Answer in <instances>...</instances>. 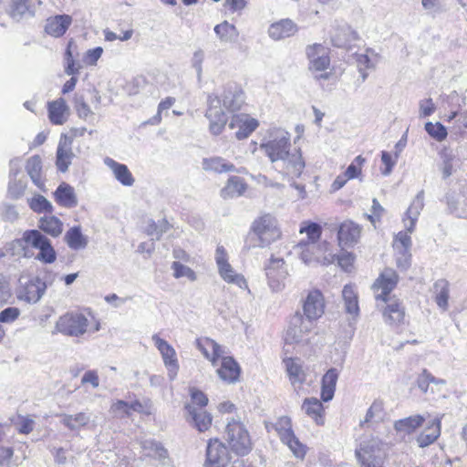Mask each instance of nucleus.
<instances>
[{
    "label": "nucleus",
    "mask_w": 467,
    "mask_h": 467,
    "mask_svg": "<svg viewBox=\"0 0 467 467\" xmlns=\"http://www.w3.org/2000/svg\"><path fill=\"white\" fill-rule=\"evenodd\" d=\"M244 98L243 91L234 83L226 85L223 100L217 95L212 94L208 96L205 117L209 120V130L213 135L220 134L227 122L226 115L222 108L229 111H236L241 109L244 104Z\"/></svg>",
    "instance_id": "1"
},
{
    "label": "nucleus",
    "mask_w": 467,
    "mask_h": 467,
    "mask_svg": "<svg viewBox=\"0 0 467 467\" xmlns=\"http://www.w3.org/2000/svg\"><path fill=\"white\" fill-rule=\"evenodd\" d=\"M398 280L397 273L391 268H386L372 286L376 300H381L386 304L382 314L384 321L390 326H399L405 319V310L400 300L395 296H389V293L397 285Z\"/></svg>",
    "instance_id": "2"
},
{
    "label": "nucleus",
    "mask_w": 467,
    "mask_h": 467,
    "mask_svg": "<svg viewBox=\"0 0 467 467\" xmlns=\"http://www.w3.org/2000/svg\"><path fill=\"white\" fill-rule=\"evenodd\" d=\"M25 244L39 250L36 258L46 264H52L57 259V254L48 238L38 230H27L21 239H16L7 244V250L14 255L27 257Z\"/></svg>",
    "instance_id": "3"
},
{
    "label": "nucleus",
    "mask_w": 467,
    "mask_h": 467,
    "mask_svg": "<svg viewBox=\"0 0 467 467\" xmlns=\"http://www.w3.org/2000/svg\"><path fill=\"white\" fill-rule=\"evenodd\" d=\"M299 232L300 234H306L307 236V241L301 240L296 247V253L305 264L331 262L325 255L328 244L318 242L321 236L320 225L316 223H309L301 226Z\"/></svg>",
    "instance_id": "4"
},
{
    "label": "nucleus",
    "mask_w": 467,
    "mask_h": 467,
    "mask_svg": "<svg viewBox=\"0 0 467 467\" xmlns=\"http://www.w3.org/2000/svg\"><path fill=\"white\" fill-rule=\"evenodd\" d=\"M281 231L277 220L270 213L255 219L251 226L250 241L252 247L265 248L279 239Z\"/></svg>",
    "instance_id": "5"
},
{
    "label": "nucleus",
    "mask_w": 467,
    "mask_h": 467,
    "mask_svg": "<svg viewBox=\"0 0 467 467\" xmlns=\"http://www.w3.org/2000/svg\"><path fill=\"white\" fill-rule=\"evenodd\" d=\"M225 439L231 450L239 456H245L252 451L250 435L244 425L234 418L228 420Z\"/></svg>",
    "instance_id": "6"
},
{
    "label": "nucleus",
    "mask_w": 467,
    "mask_h": 467,
    "mask_svg": "<svg viewBox=\"0 0 467 467\" xmlns=\"http://www.w3.org/2000/svg\"><path fill=\"white\" fill-rule=\"evenodd\" d=\"M266 429L268 431L272 430L276 431L282 442L288 446L293 454L298 459H304L306 447L296 437L289 417L282 416L278 418L275 422L266 424Z\"/></svg>",
    "instance_id": "7"
},
{
    "label": "nucleus",
    "mask_w": 467,
    "mask_h": 467,
    "mask_svg": "<svg viewBox=\"0 0 467 467\" xmlns=\"http://www.w3.org/2000/svg\"><path fill=\"white\" fill-rule=\"evenodd\" d=\"M46 284L39 277L20 275L16 289V295L19 301L27 304H36L44 296Z\"/></svg>",
    "instance_id": "8"
},
{
    "label": "nucleus",
    "mask_w": 467,
    "mask_h": 467,
    "mask_svg": "<svg viewBox=\"0 0 467 467\" xmlns=\"http://www.w3.org/2000/svg\"><path fill=\"white\" fill-rule=\"evenodd\" d=\"M261 149L273 164L276 163L290 150L289 133L281 129L273 130L269 139L261 144Z\"/></svg>",
    "instance_id": "9"
},
{
    "label": "nucleus",
    "mask_w": 467,
    "mask_h": 467,
    "mask_svg": "<svg viewBox=\"0 0 467 467\" xmlns=\"http://www.w3.org/2000/svg\"><path fill=\"white\" fill-rule=\"evenodd\" d=\"M315 324L304 317L300 312H296L290 318L285 331V341L286 344H307L308 336L314 329Z\"/></svg>",
    "instance_id": "10"
},
{
    "label": "nucleus",
    "mask_w": 467,
    "mask_h": 467,
    "mask_svg": "<svg viewBox=\"0 0 467 467\" xmlns=\"http://www.w3.org/2000/svg\"><path fill=\"white\" fill-rule=\"evenodd\" d=\"M306 56L309 60V70L317 79H327L329 73L327 69L330 65L328 50L321 44H313L306 47Z\"/></svg>",
    "instance_id": "11"
},
{
    "label": "nucleus",
    "mask_w": 467,
    "mask_h": 467,
    "mask_svg": "<svg viewBox=\"0 0 467 467\" xmlns=\"http://www.w3.org/2000/svg\"><path fill=\"white\" fill-rule=\"evenodd\" d=\"M267 283L274 292L282 291L285 286V280L289 275L287 264L283 258L271 256L265 265Z\"/></svg>",
    "instance_id": "12"
},
{
    "label": "nucleus",
    "mask_w": 467,
    "mask_h": 467,
    "mask_svg": "<svg viewBox=\"0 0 467 467\" xmlns=\"http://www.w3.org/2000/svg\"><path fill=\"white\" fill-rule=\"evenodd\" d=\"M305 166L306 163L299 149L289 150L284 157L274 164V168L278 172L291 180L299 178L303 173Z\"/></svg>",
    "instance_id": "13"
},
{
    "label": "nucleus",
    "mask_w": 467,
    "mask_h": 467,
    "mask_svg": "<svg viewBox=\"0 0 467 467\" xmlns=\"http://www.w3.org/2000/svg\"><path fill=\"white\" fill-rule=\"evenodd\" d=\"M88 327V318L83 314L75 312L63 315L56 324L58 332L70 337L82 336L86 333Z\"/></svg>",
    "instance_id": "14"
},
{
    "label": "nucleus",
    "mask_w": 467,
    "mask_h": 467,
    "mask_svg": "<svg viewBox=\"0 0 467 467\" xmlns=\"http://www.w3.org/2000/svg\"><path fill=\"white\" fill-rule=\"evenodd\" d=\"M215 262L221 278L228 284H234L240 288H247L244 275L237 274L228 262V254L223 246H218L215 252Z\"/></svg>",
    "instance_id": "15"
},
{
    "label": "nucleus",
    "mask_w": 467,
    "mask_h": 467,
    "mask_svg": "<svg viewBox=\"0 0 467 467\" xmlns=\"http://www.w3.org/2000/svg\"><path fill=\"white\" fill-rule=\"evenodd\" d=\"M325 306L323 294L317 289L311 290L302 301V315L315 324L325 313Z\"/></svg>",
    "instance_id": "16"
},
{
    "label": "nucleus",
    "mask_w": 467,
    "mask_h": 467,
    "mask_svg": "<svg viewBox=\"0 0 467 467\" xmlns=\"http://www.w3.org/2000/svg\"><path fill=\"white\" fill-rule=\"evenodd\" d=\"M356 457L361 467H381L382 461L379 441L370 440L363 441L356 450Z\"/></svg>",
    "instance_id": "17"
},
{
    "label": "nucleus",
    "mask_w": 467,
    "mask_h": 467,
    "mask_svg": "<svg viewBox=\"0 0 467 467\" xmlns=\"http://www.w3.org/2000/svg\"><path fill=\"white\" fill-rule=\"evenodd\" d=\"M231 457L228 448L218 439L209 441L206 449L205 467H226Z\"/></svg>",
    "instance_id": "18"
},
{
    "label": "nucleus",
    "mask_w": 467,
    "mask_h": 467,
    "mask_svg": "<svg viewBox=\"0 0 467 467\" xmlns=\"http://www.w3.org/2000/svg\"><path fill=\"white\" fill-rule=\"evenodd\" d=\"M155 347L160 351L164 365L168 368V375L173 380L177 375L179 365L176 358L175 349L166 340L161 338L157 334L151 337Z\"/></svg>",
    "instance_id": "19"
},
{
    "label": "nucleus",
    "mask_w": 467,
    "mask_h": 467,
    "mask_svg": "<svg viewBox=\"0 0 467 467\" xmlns=\"http://www.w3.org/2000/svg\"><path fill=\"white\" fill-rule=\"evenodd\" d=\"M73 139L66 134H62L57 149L56 157V165L59 171L66 172L75 156L72 150Z\"/></svg>",
    "instance_id": "20"
},
{
    "label": "nucleus",
    "mask_w": 467,
    "mask_h": 467,
    "mask_svg": "<svg viewBox=\"0 0 467 467\" xmlns=\"http://www.w3.org/2000/svg\"><path fill=\"white\" fill-rule=\"evenodd\" d=\"M257 127V119L246 114L234 115L229 123L230 129H238V130L235 132V137L238 140L246 139Z\"/></svg>",
    "instance_id": "21"
},
{
    "label": "nucleus",
    "mask_w": 467,
    "mask_h": 467,
    "mask_svg": "<svg viewBox=\"0 0 467 467\" xmlns=\"http://www.w3.org/2000/svg\"><path fill=\"white\" fill-rule=\"evenodd\" d=\"M186 419L199 431H207L212 425V416L202 409L195 408L193 404H186Z\"/></svg>",
    "instance_id": "22"
},
{
    "label": "nucleus",
    "mask_w": 467,
    "mask_h": 467,
    "mask_svg": "<svg viewBox=\"0 0 467 467\" xmlns=\"http://www.w3.org/2000/svg\"><path fill=\"white\" fill-rule=\"evenodd\" d=\"M361 227L352 221L343 222L338 229L337 238L340 245L352 246L358 243Z\"/></svg>",
    "instance_id": "23"
},
{
    "label": "nucleus",
    "mask_w": 467,
    "mask_h": 467,
    "mask_svg": "<svg viewBox=\"0 0 467 467\" xmlns=\"http://www.w3.org/2000/svg\"><path fill=\"white\" fill-rule=\"evenodd\" d=\"M196 347L214 367L224 353L223 347L209 337L197 339Z\"/></svg>",
    "instance_id": "24"
},
{
    "label": "nucleus",
    "mask_w": 467,
    "mask_h": 467,
    "mask_svg": "<svg viewBox=\"0 0 467 467\" xmlns=\"http://www.w3.org/2000/svg\"><path fill=\"white\" fill-rule=\"evenodd\" d=\"M442 417L443 415L437 416L430 420L424 431L417 437V442L420 448L432 444L440 437Z\"/></svg>",
    "instance_id": "25"
},
{
    "label": "nucleus",
    "mask_w": 467,
    "mask_h": 467,
    "mask_svg": "<svg viewBox=\"0 0 467 467\" xmlns=\"http://www.w3.org/2000/svg\"><path fill=\"white\" fill-rule=\"evenodd\" d=\"M72 24V17L68 15H57L47 19L45 31L49 36L59 37L63 36Z\"/></svg>",
    "instance_id": "26"
},
{
    "label": "nucleus",
    "mask_w": 467,
    "mask_h": 467,
    "mask_svg": "<svg viewBox=\"0 0 467 467\" xmlns=\"http://www.w3.org/2000/svg\"><path fill=\"white\" fill-rule=\"evenodd\" d=\"M241 368L232 357H223L217 374L219 378L227 383H234L238 380Z\"/></svg>",
    "instance_id": "27"
},
{
    "label": "nucleus",
    "mask_w": 467,
    "mask_h": 467,
    "mask_svg": "<svg viewBox=\"0 0 467 467\" xmlns=\"http://www.w3.org/2000/svg\"><path fill=\"white\" fill-rule=\"evenodd\" d=\"M104 164L113 172L115 179L124 186H132L134 178L127 165L119 163L115 160L106 157Z\"/></svg>",
    "instance_id": "28"
},
{
    "label": "nucleus",
    "mask_w": 467,
    "mask_h": 467,
    "mask_svg": "<svg viewBox=\"0 0 467 467\" xmlns=\"http://www.w3.org/2000/svg\"><path fill=\"white\" fill-rule=\"evenodd\" d=\"M297 32V26L291 19H281L273 23L268 29L269 36L274 40H280L294 36Z\"/></svg>",
    "instance_id": "29"
},
{
    "label": "nucleus",
    "mask_w": 467,
    "mask_h": 467,
    "mask_svg": "<svg viewBox=\"0 0 467 467\" xmlns=\"http://www.w3.org/2000/svg\"><path fill=\"white\" fill-rule=\"evenodd\" d=\"M53 195L57 203L62 207L70 209L78 205L75 190L67 182H61Z\"/></svg>",
    "instance_id": "30"
},
{
    "label": "nucleus",
    "mask_w": 467,
    "mask_h": 467,
    "mask_svg": "<svg viewBox=\"0 0 467 467\" xmlns=\"http://www.w3.org/2000/svg\"><path fill=\"white\" fill-rule=\"evenodd\" d=\"M423 206V191H420L410 203L403 218L404 225L408 232L412 233L414 231L416 222Z\"/></svg>",
    "instance_id": "31"
},
{
    "label": "nucleus",
    "mask_w": 467,
    "mask_h": 467,
    "mask_svg": "<svg viewBox=\"0 0 467 467\" xmlns=\"http://www.w3.org/2000/svg\"><path fill=\"white\" fill-rule=\"evenodd\" d=\"M338 371L337 368H329L322 378L321 399L327 402L334 397L337 382L338 379Z\"/></svg>",
    "instance_id": "32"
},
{
    "label": "nucleus",
    "mask_w": 467,
    "mask_h": 467,
    "mask_svg": "<svg viewBox=\"0 0 467 467\" xmlns=\"http://www.w3.org/2000/svg\"><path fill=\"white\" fill-rule=\"evenodd\" d=\"M26 170L32 182L45 192V181L42 178V161L38 155L30 157L26 161Z\"/></svg>",
    "instance_id": "33"
},
{
    "label": "nucleus",
    "mask_w": 467,
    "mask_h": 467,
    "mask_svg": "<svg viewBox=\"0 0 467 467\" xmlns=\"http://www.w3.org/2000/svg\"><path fill=\"white\" fill-rule=\"evenodd\" d=\"M425 420V417L420 414L406 417L396 420L394 422V429L400 434H410L420 428Z\"/></svg>",
    "instance_id": "34"
},
{
    "label": "nucleus",
    "mask_w": 467,
    "mask_h": 467,
    "mask_svg": "<svg viewBox=\"0 0 467 467\" xmlns=\"http://www.w3.org/2000/svg\"><path fill=\"white\" fill-rule=\"evenodd\" d=\"M48 118L55 125H62L67 118L68 108L65 99H58L48 103Z\"/></svg>",
    "instance_id": "35"
},
{
    "label": "nucleus",
    "mask_w": 467,
    "mask_h": 467,
    "mask_svg": "<svg viewBox=\"0 0 467 467\" xmlns=\"http://www.w3.org/2000/svg\"><path fill=\"white\" fill-rule=\"evenodd\" d=\"M342 298L346 312L353 317H358L359 314V306L356 286L350 284L346 285L342 290Z\"/></svg>",
    "instance_id": "36"
},
{
    "label": "nucleus",
    "mask_w": 467,
    "mask_h": 467,
    "mask_svg": "<svg viewBox=\"0 0 467 467\" xmlns=\"http://www.w3.org/2000/svg\"><path fill=\"white\" fill-rule=\"evenodd\" d=\"M202 167L206 171L217 173L238 171L234 164L218 156L204 158L202 161Z\"/></svg>",
    "instance_id": "37"
},
{
    "label": "nucleus",
    "mask_w": 467,
    "mask_h": 467,
    "mask_svg": "<svg viewBox=\"0 0 467 467\" xmlns=\"http://www.w3.org/2000/svg\"><path fill=\"white\" fill-rule=\"evenodd\" d=\"M302 410L306 415L311 417L317 424L322 425L324 423V407L322 402L317 398H306L303 402Z\"/></svg>",
    "instance_id": "38"
},
{
    "label": "nucleus",
    "mask_w": 467,
    "mask_h": 467,
    "mask_svg": "<svg viewBox=\"0 0 467 467\" xmlns=\"http://www.w3.org/2000/svg\"><path fill=\"white\" fill-rule=\"evenodd\" d=\"M65 241L68 247L72 250H81L88 245V237L85 236L80 226L71 227L65 234Z\"/></svg>",
    "instance_id": "39"
},
{
    "label": "nucleus",
    "mask_w": 467,
    "mask_h": 467,
    "mask_svg": "<svg viewBox=\"0 0 467 467\" xmlns=\"http://www.w3.org/2000/svg\"><path fill=\"white\" fill-rule=\"evenodd\" d=\"M355 59L359 73L361 74L362 81L368 78L366 69L374 68L378 59L377 55L369 50H366L365 53H356Z\"/></svg>",
    "instance_id": "40"
},
{
    "label": "nucleus",
    "mask_w": 467,
    "mask_h": 467,
    "mask_svg": "<svg viewBox=\"0 0 467 467\" xmlns=\"http://www.w3.org/2000/svg\"><path fill=\"white\" fill-rule=\"evenodd\" d=\"M214 33L222 43H234L237 40L239 32L235 26L223 21L214 26Z\"/></svg>",
    "instance_id": "41"
},
{
    "label": "nucleus",
    "mask_w": 467,
    "mask_h": 467,
    "mask_svg": "<svg viewBox=\"0 0 467 467\" xmlns=\"http://www.w3.org/2000/svg\"><path fill=\"white\" fill-rule=\"evenodd\" d=\"M246 190V183L244 179L238 176H232L224 188L222 189L221 194L223 198H232L242 195Z\"/></svg>",
    "instance_id": "42"
},
{
    "label": "nucleus",
    "mask_w": 467,
    "mask_h": 467,
    "mask_svg": "<svg viewBox=\"0 0 467 467\" xmlns=\"http://www.w3.org/2000/svg\"><path fill=\"white\" fill-rule=\"evenodd\" d=\"M39 228L47 234L57 237L63 231L62 222L56 216H44L39 221Z\"/></svg>",
    "instance_id": "43"
},
{
    "label": "nucleus",
    "mask_w": 467,
    "mask_h": 467,
    "mask_svg": "<svg viewBox=\"0 0 467 467\" xmlns=\"http://www.w3.org/2000/svg\"><path fill=\"white\" fill-rule=\"evenodd\" d=\"M61 422L69 430L76 431L81 427L87 426L90 421V416L85 412H79L75 415H61Z\"/></svg>",
    "instance_id": "44"
},
{
    "label": "nucleus",
    "mask_w": 467,
    "mask_h": 467,
    "mask_svg": "<svg viewBox=\"0 0 467 467\" xmlns=\"http://www.w3.org/2000/svg\"><path fill=\"white\" fill-rule=\"evenodd\" d=\"M384 416L383 402L375 400L368 408L364 420L360 421V426L364 427L365 424L380 422L383 420Z\"/></svg>",
    "instance_id": "45"
},
{
    "label": "nucleus",
    "mask_w": 467,
    "mask_h": 467,
    "mask_svg": "<svg viewBox=\"0 0 467 467\" xmlns=\"http://www.w3.org/2000/svg\"><path fill=\"white\" fill-rule=\"evenodd\" d=\"M284 362L291 382L293 384L302 383L305 380V374L299 359L286 358Z\"/></svg>",
    "instance_id": "46"
},
{
    "label": "nucleus",
    "mask_w": 467,
    "mask_h": 467,
    "mask_svg": "<svg viewBox=\"0 0 467 467\" xmlns=\"http://www.w3.org/2000/svg\"><path fill=\"white\" fill-rule=\"evenodd\" d=\"M141 448L144 454L148 457L165 459L167 457V451L161 446V443L153 440H145L141 442Z\"/></svg>",
    "instance_id": "47"
},
{
    "label": "nucleus",
    "mask_w": 467,
    "mask_h": 467,
    "mask_svg": "<svg viewBox=\"0 0 467 467\" xmlns=\"http://www.w3.org/2000/svg\"><path fill=\"white\" fill-rule=\"evenodd\" d=\"M434 288L437 291L435 296V302L442 310H446L448 308V300H449V285L445 280H438L434 284Z\"/></svg>",
    "instance_id": "48"
},
{
    "label": "nucleus",
    "mask_w": 467,
    "mask_h": 467,
    "mask_svg": "<svg viewBox=\"0 0 467 467\" xmlns=\"http://www.w3.org/2000/svg\"><path fill=\"white\" fill-rule=\"evenodd\" d=\"M358 38V35L349 26L343 27L339 33L333 36L332 41L336 47H344Z\"/></svg>",
    "instance_id": "49"
},
{
    "label": "nucleus",
    "mask_w": 467,
    "mask_h": 467,
    "mask_svg": "<svg viewBox=\"0 0 467 467\" xmlns=\"http://www.w3.org/2000/svg\"><path fill=\"white\" fill-rule=\"evenodd\" d=\"M29 207L37 213L53 212L52 203L44 196L38 194L27 200Z\"/></svg>",
    "instance_id": "50"
},
{
    "label": "nucleus",
    "mask_w": 467,
    "mask_h": 467,
    "mask_svg": "<svg viewBox=\"0 0 467 467\" xmlns=\"http://www.w3.org/2000/svg\"><path fill=\"white\" fill-rule=\"evenodd\" d=\"M169 228L170 223L165 219L159 220L158 222L150 221L146 228V233L148 235L156 237V239L159 240Z\"/></svg>",
    "instance_id": "51"
},
{
    "label": "nucleus",
    "mask_w": 467,
    "mask_h": 467,
    "mask_svg": "<svg viewBox=\"0 0 467 467\" xmlns=\"http://www.w3.org/2000/svg\"><path fill=\"white\" fill-rule=\"evenodd\" d=\"M26 188V181L23 179H11L8 185V196L11 199L17 200L21 198Z\"/></svg>",
    "instance_id": "52"
},
{
    "label": "nucleus",
    "mask_w": 467,
    "mask_h": 467,
    "mask_svg": "<svg viewBox=\"0 0 467 467\" xmlns=\"http://www.w3.org/2000/svg\"><path fill=\"white\" fill-rule=\"evenodd\" d=\"M425 130L431 137L435 139L437 141L444 140L448 135L446 128L440 122H427L425 124Z\"/></svg>",
    "instance_id": "53"
},
{
    "label": "nucleus",
    "mask_w": 467,
    "mask_h": 467,
    "mask_svg": "<svg viewBox=\"0 0 467 467\" xmlns=\"http://www.w3.org/2000/svg\"><path fill=\"white\" fill-rule=\"evenodd\" d=\"M171 269L175 278L187 277L191 281H195L197 278L196 274L192 268L177 261L172 263Z\"/></svg>",
    "instance_id": "54"
},
{
    "label": "nucleus",
    "mask_w": 467,
    "mask_h": 467,
    "mask_svg": "<svg viewBox=\"0 0 467 467\" xmlns=\"http://www.w3.org/2000/svg\"><path fill=\"white\" fill-rule=\"evenodd\" d=\"M109 411L115 418L119 419H123L131 415L130 402L124 400H117L116 402H113Z\"/></svg>",
    "instance_id": "55"
},
{
    "label": "nucleus",
    "mask_w": 467,
    "mask_h": 467,
    "mask_svg": "<svg viewBox=\"0 0 467 467\" xmlns=\"http://www.w3.org/2000/svg\"><path fill=\"white\" fill-rule=\"evenodd\" d=\"M410 232H399L394 238L393 241V249H402L406 251V249H410L411 247V238L410 236Z\"/></svg>",
    "instance_id": "56"
},
{
    "label": "nucleus",
    "mask_w": 467,
    "mask_h": 467,
    "mask_svg": "<svg viewBox=\"0 0 467 467\" xmlns=\"http://www.w3.org/2000/svg\"><path fill=\"white\" fill-rule=\"evenodd\" d=\"M27 11V0H12L10 16L14 19H20Z\"/></svg>",
    "instance_id": "57"
},
{
    "label": "nucleus",
    "mask_w": 467,
    "mask_h": 467,
    "mask_svg": "<svg viewBox=\"0 0 467 467\" xmlns=\"http://www.w3.org/2000/svg\"><path fill=\"white\" fill-rule=\"evenodd\" d=\"M15 425L16 426V430L19 433L28 434L34 430L35 421L29 417L19 415L16 421H15Z\"/></svg>",
    "instance_id": "58"
},
{
    "label": "nucleus",
    "mask_w": 467,
    "mask_h": 467,
    "mask_svg": "<svg viewBox=\"0 0 467 467\" xmlns=\"http://www.w3.org/2000/svg\"><path fill=\"white\" fill-rule=\"evenodd\" d=\"M396 263L399 268L406 270L410 265V249H406L403 251L402 249H394Z\"/></svg>",
    "instance_id": "59"
},
{
    "label": "nucleus",
    "mask_w": 467,
    "mask_h": 467,
    "mask_svg": "<svg viewBox=\"0 0 467 467\" xmlns=\"http://www.w3.org/2000/svg\"><path fill=\"white\" fill-rule=\"evenodd\" d=\"M20 313L19 308L8 306L0 312V323H13L19 317Z\"/></svg>",
    "instance_id": "60"
},
{
    "label": "nucleus",
    "mask_w": 467,
    "mask_h": 467,
    "mask_svg": "<svg viewBox=\"0 0 467 467\" xmlns=\"http://www.w3.org/2000/svg\"><path fill=\"white\" fill-rule=\"evenodd\" d=\"M12 297L9 280L5 276L0 277V304H7Z\"/></svg>",
    "instance_id": "61"
},
{
    "label": "nucleus",
    "mask_w": 467,
    "mask_h": 467,
    "mask_svg": "<svg viewBox=\"0 0 467 467\" xmlns=\"http://www.w3.org/2000/svg\"><path fill=\"white\" fill-rule=\"evenodd\" d=\"M0 216L8 222H14L18 218V213L14 205L2 203L0 204Z\"/></svg>",
    "instance_id": "62"
},
{
    "label": "nucleus",
    "mask_w": 467,
    "mask_h": 467,
    "mask_svg": "<svg viewBox=\"0 0 467 467\" xmlns=\"http://www.w3.org/2000/svg\"><path fill=\"white\" fill-rule=\"evenodd\" d=\"M75 108L78 116L82 119H87L92 114L89 106L85 102L83 97L77 96L75 99Z\"/></svg>",
    "instance_id": "63"
},
{
    "label": "nucleus",
    "mask_w": 467,
    "mask_h": 467,
    "mask_svg": "<svg viewBox=\"0 0 467 467\" xmlns=\"http://www.w3.org/2000/svg\"><path fill=\"white\" fill-rule=\"evenodd\" d=\"M420 117L427 118L434 113L436 107L431 99H422L419 102Z\"/></svg>",
    "instance_id": "64"
}]
</instances>
